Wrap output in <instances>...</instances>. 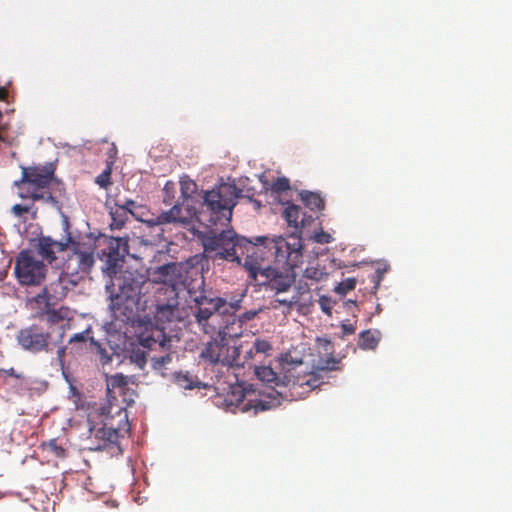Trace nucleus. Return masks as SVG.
Listing matches in <instances>:
<instances>
[{"instance_id": "nucleus-35", "label": "nucleus", "mask_w": 512, "mask_h": 512, "mask_svg": "<svg viewBox=\"0 0 512 512\" xmlns=\"http://www.w3.org/2000/svg\"><path fill=\"white\" fill-rule=\"evenodd\" d=\"M196 191V183L191 180H181V198L187 202L190 196Z\"/></svg>"}, {"instance_id": "nucleus-52", "label": "nucleus", "mask_w": 512, "mask_h": 512, "mask_svg": "<svg viewBox=\"0 0 512 512\" xmlns=\"http://www.w3.org/2000/svg\"><path fill=\"white\" fill-rule=\"evenodd\" d=\"M319 341L325 343L326 347L330 346L329 340H319Z\"/></svg>"}, {"instance_id": "nucleus-48", "label": "nucleus", "mask_w": 512, "mask_h": 512, "mask_svg": "<svg viewBox=\"0 0 512 512\" xmlns=\"http://www.w3.org/2000/svg\"><path fill=\"white\" fill-rule=\"evenodd\" d=\"M343 335H351L355 332V327L352 324H342Z\"/></svg>"}, {"instance_id": "nucleus-9", "label": "nucleus", "mask_w": 512, "mask_h": 512, "mask_svg": "<svg viewBox=\"0 0 512 512\" xmlns=\"http://www.w3.org/2000/svg\"><path fill=\"white\" fill-rule=\"evenodd\" d=\"M217 338L209 341L200 350V360L211 365H222L224 367H244L241 361V346L228 347V334L216 333Z\"/></svg>"}, {"instance_id": "nucleus-39", "label": "nucleus", "mask_w": 512, "mask_h": 512, "mask_svg": "<svg viewBox=\"0 0 512 512\" xmlns=\"http://www.w3.org/2000/svg\"><path fill=\"white\" fill-rule=\"evenodd\" d=\"M90 329H86L82 332L76 333L69 338V343H86Z\"/></svg>"}, {"instance_id": "nucleus-43", "label": "nucleus", "mask_w": 512, "mask_h": 512, "mask_svg": "<svg viewBox=\"0 0 512 512\" xmlns=\"http://www.w3.org/2000/svg\"><path fill=\"white\" fill-rule=\"evenodd\" d=\"M383 274H384V271H382L380 269H376V271H374V273L371 274L370 281L372 283H374V286H373L374 291L377 290L379 282H381V280H382V275Z\"/></svg>"}, {"instance_id": "nucleus-20", "label": "nucleus", "mask_w": 512, "mask_h": 512, "mask_svg": "<svg viewBox=\"0 0 512 512\" xmlns=\"http://www.w3.org/2000/svg\"><path fill=\"white\" fill-rule=\"evenodd\" d=\"M270 400L263 399H247L244 401V395L240 394L239 398H237V405L241 404V411L248 412L253 410L254 413H258L261 411H268L273 409L279 405V400L272 396L271 394Z\"/></svg>"}, {"instance_id": "nucleus-28", "label": "nucleus", "mask_w": 512, "mask_h": 512, "mask_svg": "<svg viewBox=\"0 0 512 512\" xmlns=\"http://www.w3.org/2000/svg\"><path fill=\"white\" fill-rule=\"evenodd\" d=\"M128 214H132V212L125 211L122 208H110V229H120L124 227L128 219Z\"/></svg>"}, {"instance_id": "nucleus-38", "label": "nucleus", "mask_w": 512, "mask_h": 512, "mask_svg": "<svg viewBox=\"0 0 512 512\" xmlns=\"http://www.w3.org/2000/svg\"><path fill=\"white\" fill-rule=\"evenodd\" d=\"M323 276V272L318 267H306L304 277L308 280L319 281Z\"/></svg>"}, {"instance_id": "nucleus-27", "label": "nucleus", "mask_w": 512, "mask_h": 512, "mask_svg": "<svg viewBox=\"0 0 512 512\" xmlns=\"http://www.w3.org/2000/svg\"><path fill=\"white\" fill-rule=\"evenodd\" d=\"M301 200L304 205L312 211H320L324 208L323 198L317 192H301Z\"/></svg>"}, {"instance_id": "nucleus-2", "label": "nucleus", "mask_w": 512, "mask_h": 512, "mask_svg": "<svg viewBox=\"0 0 512 512\" xmlns=\"http://www.w3.org/2000/svg\"><path fill=\"white\" fill-rule=\"evenodd\" d=\"M241 309V299L227 301L225 298L216 296L209 297L200 295L195 298V321L200 330L208 335L221 333L229 335V338H240L242 326L253 320L261 311L247 310L237 315Z\"/></svg>"}, {"instance_id": "nucleus-19", "label": "nucleus", "mask_w": 512, "mask_h": 512, "mask_svg": "<svg viewBox=\"0 0 512 512\" xmlns=\"http://www.w3.org/2000/svg\"><path fill=\"white\" fill-rule=\"evenodd\" d=\"M39 316H45L46 323H48V327L46 328H63V333L69 330V308L67 307H59V308H51L48 310H39L36 311Z\"/></svg>"}, {"instance_id": "nucleus-42", "label": "nucleus", "mask_w": 512, "mask_h": 512, "mask_svg": "<svg viewBox=\"0 0 512 512\" xmlns=\"http://www.w3.org/2000/svg\"><path fill=\"white\" fill-rule=\"evenodd\" d=\"M110 208H122L126 210V212H132V210L135 208V201L132 199H127L126 201H124V203H116L114 204V206Z\"/></svg>"}, {"instance_id": "nucleus-53", "label": "nucleus", "mask_w": 512, "mask_h": 512, "mask_svg": "<svg viewBox=\"0 0 512 512\" xmlns=\"http://www.w3.org/2000/svg\"><path fill=\"white\" fill-rule=\"evenodd\" d=\"M0 120H2V113L0 112Z\"/></svg>"}, {"instance_id": "nucleus-12", "label": "nucleus", "mask_w": 512, "mask_h": 512, "mask_svg": "<svg viewBox=\"0 0 512 512\" xmlns=\"http://www.w3.org/2000/svg\"><path fill=\"white\" fill-rule=\"evenodd\" d=\"M63 231H65V240H54L51 236L42 235L35 240L34 248L36 254L41 259L39 261L46 262L51 265L57 260L56 254L65 252L68 248L74 249L75 246H80L79 242L74 240L70 233L69 218L63 216L62 218Z\"/></svg>"}, {"instance_id": "nucleus-32", "label": "nucleus", "mask_w": 512, "mask_h": 512, "mask_svg": "<svg viewBox=\"0 0 512 512\" xmlns=\"http://www.w3.org/2000/svg\"><path fill=\"white\" fill-rule=\"evenodd\" d=\"M172 362V355L170 353H166L163 356H154L151 358V367L152 369L161 372L163 375V370L166 369V366Z\"/></svg>"}, {"instance_id": "nucleus-11", "label": "nucleus", "mask_w": 512, "mask_h": 512, "mask_svg": "<svg viewBox=\"0 0 512 512\" xmlns=\"http://www.w3.org/2000/svg\"><path fill=\"white\" fill-rule=\"evenodd\" d=\"M24 185H28L32 190H56L59 195L64 192L63 183L55 177V165L52 163L22 168L21 179L15 181V186Z\"/></svg>"}, {"instance_id": "nucleus-44", "label": "nucleus", "mask_w": 512, "mask_h": 512, "mask_svg": "<svg viewBox=\"0 0 512 512\" xmlns=\"http://www.w3.org/2000/svg\"><path fill=\"white\" fill-rule=\"evenodd\" d=\"M0 374H3L7 377H12L14 379H23V374L16 372L14 368L0 369Z\"/></svg>"}, {"instance_id": "nucleus-40", "label": "nucleus", "mask_w": 512, "mask_h": 512, "mask_svg": "<svg viewBox=\"0 0 512 512\" xmlns=\"http://www.w3.org/2000/svg\"><path fill=\"white\" fill-rule=\"evenodd\" d=\"M48 448L55 454L56 457H64V449L60 447L58 444H56V440L52 439L48 443Z\"/></svg>"}, {"instance_id": "nucleus-22", "label": "nucleus", "mask_w": 512, "mask_h": 512, "mask_svg": "<svg viewBox=\"0 0 512 512\" xmlns=\"http://www.w3.org/2000/svg\"><path fill=\"white\" fill-rule=\"evenodd\" d=\"M63 299L57 297H51L46 294L37 293L30 298V304L36 311H44L53 309L54 306Z\"/></svg>"}, {"instance_id": "nucleus-46", "label": "nucleus", "mask_w": 512, "mask_h": 512, "mask_svg": "<svg viewBox=\"0 0 512 512\" xmlns=\"http://www.w3.org/2000/svg\"><path fill=\"white\" fill-rule=\"evenodd\" d=\"M315 241L322 244L330 243L331 236L325 232H320L315 235Z\"/></svg>"}, {"instance_id": "nucleus-4", "label": "nucleus", "mask_w": 512, "mask_h": 512, "mask_svg": "<svg viewBox=\"0 0 512 512\" xmlns=\"http://www.w3.org/2000/svg\"><path fill=\"white\" fill-rule=\"evenodd\" d=\"M65 334L63 327L45 329L40 325L31 324L18 332L17 343L22 350L30 353H47L56 347V357L62 364L66 355V346L63 345Z\"/></svg>"}, {"instance_id": "nucleus-3", "label": "nucleus", "mask_w": 512, "mask_h": 512, "mask_svg": "<svg viewBox=\"0 0 512 512\" xmlns=\"http://www.w3.org/2000/svg\"><path fill=\"white\" fill-rule=\"evenodd\" d=\"M275 260L266 268L258 269L256 273H248L251 280L268 287L277 293L288 291L296 279L295 269L302 264L303 245L297 239L294 242L283 240L275 243Z\"/></svg>"}, {"instance_id": "nucleus-25", "label": "nucleus", "mask_w": 512, "mask_h": 512, "mask_svg": "<svg viewBox=\"0 0 512 512\" xmlns=\"http://www.w3.org/2000/svg\"><path fill=\"white\" fill-rule=\"evenodd\" d=\"M285 222H287L288 226L299 229V226H303V218L299 220L301 216H303L302 211H300V207L295 204H290L284 209Z\"/></svg>"}, {"instance_id": "nucleus-14", "label": "nucleus", "mask_w": 512, "mask_h": 512, "mask_svg": "<svg viewBox=\"0 0 512 512\" xmlns=\"http://www.w3.org/2000/svg\"><path fill=\"white\" fill-rule=\"evenodd\" d=\"M118 429L104 424H90L89 426V449L93 451L105 450L111 445L117 444Z\"/></svg>"}, {"instance_id": "nucleus-13", "label": "nucleus", "mask_w": 512, "mask_h": 512, "mask_svg": "<svg viewBox=\"0 0 512 512\" xmlns=\"http://www.w3.org/2000/svg\"><path fill=\"white\" fill-rule=\"evenodd\" d=\"M164 296L165 302H162L161 298L158 297L157 305H155L154 319L157 321V325L148 324L145 326H156L160 328V326H163L166 323L180 320L176 289L173 287L168 288V294H164Z\"/></svg>"}, {"instance_id": "nucleus-54", "label": "nucleus", "mask_w": 512, "mask_h": 512, "mask_svg": "<svg viewBox=\"0 0 512 512\" xmlns=\"http://www.w3.org/2000/svg\"><path fill=\"white\" fill-rule=\"evenodd\" d=\"M2 142V136H0V143Z\"/></svg>"}, {"instance_id": "nucleus-15", "label": "nucleus", "mask_w": 512, "mask_h": 512, "mask_svg": "<svg viewBox=\"0 0 512 512\" xmlns=\"http://www.w3.org/2000/svg\"><path fill=\"white\" fill-rule=\"evenodd\" d=\"M180 277L179 265L171 262L168 264L161 265L150 272V280L154 284L160 285L157 289L158 295L167 294L168 288H175L177 280Z\"/></svg>"}, {"instance_id": "nucleus-36", "label": "nucleus", "mask_w": 512, "mask_h": 512, "mask_svg": "<svg viewBox=\"0 0 512 512\" xmlns=\"http://www.w3.org/2000/svg\"><path fill=\"white\" fill-rule=\"evenodd\" d=\"M291 188L287 177H278L277 180L272 182L271 191L272 193H284Z\"/></svg>"}, {"instance_id": "nucleus-41", "label": "nucleus", "mask_w": 512, "mask_h": 512, "mask_svg": "<svg viewBox=\"0 0 512 512\" xmlns=\"http://www.w3.org/2000/svg\"><path fill=\"white\" fill-rule=\"evenodd\" d=\"M319 306L322 309L323 313L330 315L331 314V303L330 299L326 296H322L319 298Z\"/></svg>"}, {"instance_id": "nucleus-10", "label": "nucleus", "mask_w": 512, "mask_h": 512, "mask_svg": "<svg viewBox=\"0 0 512 512\" xmlns=\"http://www.w3.org/2000/svg\"><path fill=\"white\" fill-rule=\"evenodd\" d=\"M138 345L130 349V360L142 369L146 364V352L144 348L149 350L160 349L167 351L170 348V337L165 334V328L157 326H144L137 337Z\"/></svg>"}, {"instance_id": "nucleus-24", "label": "nucleus", "mask_w": 512, "mask_h": 512, "mask_svg": "<svg viewBox=\"0 0 512 512\" xmlns=\"http://www.w3.org/2000/svg\"><path fill=\"white\" fill-rule=\"evenodd\" d=\"M39 293L51 297H56L58 299H64L67 295V288L63 284L62 277H59L57 280L51 281V283L44 285Z\"/></svg>"}, {"instance_id": "nucleus-30", "label": "nucleus", "mask_w": 512, "mask_h": 512, "mask_svg": "<svg viewBox=\"0 0 512 512\" xmlns=\"http://www.w3.org/2000/svg\"><path fill=\"white\" fill-rule=\"evenodd\" d=\"M175 197L176 183L173 181L166 182L164 188H162V202L168 206H171L175 202Z\"/></svg>"}, {"instance_id": "nucleus-31", "label": "nucleus", "mask_w": 512, "mask_h": 512, "mask_svg": "<svg viewBox=\"0 0 512 512\" xmlns=\"http://www.w3.org/2000/svg\"><path fill=\"white\" fill-rule=\"evenodd\" d=\"M111 171H112V160L106 162V169L103 170L102 173L97 175L96 184L103 189H107L111 185Z\"/></svg>"}, {"instance_id": "nucleus-34", "label": "nucleus", "mask_w": 512, "mask_h": 512, "mask_svg": "<svg viewBox=\"0 0 512 512\" xmlns=\"http://www.w3.org/2000/svg\"><path fill=\"white\" fill-rule=\"evenodd\" d=\"M11 213L16 217L31 213L32 219H36V208L33 205L14 204L11 206Z\"/></svg>"}, {"instance_id": "nucleus-6", "label": "nucleus", "mask_w": 512, "mask_h": 512, "mask_svg": "<svg viewBox=\"0 0 512 512\" xmlns=\"http://www.w3.org/2000/svg\"><path fill=\"white\" fill-rule=\"evenodd\" d=\"M294 239L302 242L300 236L296 235H290L288 238L278 236L272 240L265 236L257 237L254 239L256 242H251V244H247L243 249L237 251V259L229 261L242 265L247 273L254 274L256 271L271 265L270 258L275 261L274 246L277 241L283 240L287 243H293Z\"/></svg>"}, {"instance_id": "nucleus-7", "label": "nucleus", "mask_w": 512, "mask_h": 512, "mask_svg": "<svg viewBox=\"0 0 512 512\" xmlns=\"http://www.w3.org/2000/svg\"><path fill=\"white\" fill-rule=\"evenodd\" d=\"M145 282V278L138 271L126 270L111 277V284L107 289L110 290L113 307L119 309L123 306L127 309L130 304L138 303Z\"/></svg>"}, {"instance_id": "nucleus-45", "label": "nucleus", "mask_w": 512, "mask_h": 512, "mask_svg": "<svg viewBox=\"0 0 512 512\" xmlns=\"http://www.w3.org/2000/svg\"><path fill=\"white\" fill-rule=\"evenodd\" d=\"M176 381H178V383L181 384V386H183L185 389L193 388L192 382L189 381L186 375L178 374V376H176Z\"/></svg>"}, {"instance_id": "nucleus-49", "label": "nucleus", "mask_w": 512, "mask_h": 512, "mask_svg": "<svg viewBox=\"0 0 512 512\" xmlns=\"http://www.w3.org/2000/svg\"><path fill=\"white\" fill-rule=\"evenodd\" d=\"M278 304L287 306L288 308H291L294 303H296V299L287 300V299H277Z\"/></svg>"}, {"instance_id": "nucleus-33", "label": "nucleus", "mask_w": 512, "mask_h": 512, "mask_svg": "<svg viewBox=\"0 0 512 512\" xmlns=\"http://www.w3.org/2000/svg\"><path fill=\"white\" fill-rule=\"evenodd\" d=\"M250 349L254 350L256 354L269 356L271 355L272 345L271 342L267 340L257 338L254 340L253 346H251Z\"/></svg>"}, {"instance_id": "nucleus-37", "label": "nucleus", "mask_w": 512, "mask_h": 512, "mask_svg": "<svg viewBox=\"0 0 512 512\" xmlns=\"http://www.w3.org/2000/svg\"><path fill=\"white\" fill-rule=\"evenodd\" d=\"M355 288V279L354 278H347L340 282L338 286H336V292H338L339 295H345L350 291H353Z\"/></svg>"}, {"instance_id": "nucleus-1", "label": "nucleus", "mask_w": 512, "mask_h": 512, "mask_svg": "<svg viewBox=\"0 0 512 512\" xmlns=\"http://www.w3.org/2000/svg\"><path fill=\"white\" fill-rule=\"evenodd\" d=\"M241 195L235 184L221 183L213 189L203 192V201L199 211L192 210L185 202L176 201L171 209L157 216V224H189L193 219L204 228L225 227L230 223L233 209Z\"/></svg>"}, {"instance_id": "nucleus-17", "label": "nucleus", "mask_w": 512, "mask_h": 512, "mask_svg": "<svg viewBox=\"0 0 512 512\" xmlns=\"http://www.w3.org/2000/svg\"><path fill=\"white\" fill-rule=\"evenodd\" d=\"M339 359L332 356L320 358L316 364V372L308 374V378L301 380L299 378H291L290 386L293 387H307L309 391H313L320 387L323 382L320 380L318 372H330L339 369Z\"/></svg>"}, {"instance_id": "nucleus-26", "label": "nucleus", "mask_w": 512, "mask_h": 512, "mask_svg": "<svg viewBox=\"0 0 512 512\" xmlns=\"http://www.w3.org/2000/svg\"><path fill=\"white\" fill-rule=\"evenodd\" d=\"M379 342V332L364 330L359 334V347L362 350H374Z\"/></svg>"}, {"instance_id": "nucleus-51", "label": "nucleus", "mask_w": 512, "mask_h": 512, "mask_svg": "<svg viewBox=\"0 0 512 512\" xmlns=\"http://www.w3.org/2000/svg\"><path fill=\"white\" fill-rule=\"evenodd\" d=\"M8 96V91L4 87H0V101H5Z\"/></svg>"}, {"instance_id": "nucleus-29", "label": "nucleus", "mask_w": 512, "mask_h": 512, "mask_svg": "<svg viewBox=\"0 0 512 512\" xmlns=\"http://www.w3.org/2000/svg\"><path fill=\"white\" fill-rule=\"evenodd\" d=\"M128 386V377L121 374L116 373L112 376H110L109 379H107V390L111 391L114 389H120L124 390Z\"/></svg>"}, {"instance_id": "nucleus-50", "label": "nucleus", "mask_w": 512, "mask_h": 512, "mask_svg": "<svg viewBox=\"0 0 512 512\" xmlns=\"http://www.w3.org/2000/svg\"><path fill=\"white\" fill-rule=\"evenodd\" d=\"M116 154H117V148L115 147L114 144H111L109 152H107V155H109V160H107V161H114Z\"/></svg>"}, {"instance_id": "nucleus-8", "label": "nucleus", "mask_w": 512, "mask_h": 512, "mask_svg": "<svg viewBox=\"0 0 512 512\" xmlns=\"http://www.w3.org/2000/svg\"><path fill=\"white\" fill-rule=\"evenodd\" d=\"M46 275V262L39 260L32 250H22L15 256L14 276L21 287H42Z\"/></svg>"}, {"instance_id": "nucleus-23", "label": "nucleus", "mask_w": 512, "mask_h": 512, "mask_svg": "<svg viewBox=\"0 0 512 512\" xmlns=\"http://www.w3.org/2000/svg\"><path fill=\"white\" fill-rule=\"evenodd\" d=\"M54 193H57L55 189H42V190H35L32 189L30 195H23L20 194L21 198H30L34 201H42L46 204H50L52 206H56L59 201H57V198Z\"/></svg>"}, {"instance_id": "nucleus-47", "label": "nucleus", "mask_w": 512, "mask_h": 512, "mask_svg": "<svg viewBox=\"0 0 512 512\" xmlns=\"http://www.w3.org/2000/svg\"><path fill=\"white\" fill-rule=\"evenodd\" d=\"M257 355H258V354H256V353L254 352V350L249 349V350H247L246 354H244V357H243V359H241V362H243V363H244V365H245V364H247L250 360H253V359H254V357H255V356H257Z\"/></svg>"}, {"instance_id": "nucleus-5", "label": "nucleus", "mask_w": 512, "mask_h": 512, "mask_svg": "<svg viewBox=\"0 0 512 512\" xmlns=\"http://www.w3.org/2000/svg\"><path fill=\"white\" fill-rule=\"evenodd\" d=\"M224 226L206 228L208 231L200 235L203 250L213 260L234 261L237 259V251L252 241L240 237L234 230H220Z\"/></svg>"}, {"instance_id": "nucleus-21", "label": "nucleus", "mask_w": 512, "mask_h": 512, "mask_svg": "<svg viewBox=\"0 0 512 512\" xmlns=\"http://www.w3.org/2000/svg\"><path fill=\"white\" fill-rule=\"evenodd\" d=\"M254 373L260 381L274 387H288L291 384V377H280L270 366H256Z\"/></svg>"}, {"instance_id": "nucleus-18", "label": "nucleus", "mask_w": 512, "mask_h": 512, "mask_svg": "<svg viewBox=\"0 0 512 512\" xmlns=\"http://www.w3.org/2000/svg\"><path fill=\"white\" fill-rule=\"evenodd\" d=\"M107 249H109L107 264H109V270L115 273V269L124 262V258L128 255V238L111 237Z\"/></svg>"}, {"instance_id": "nucleus-16", "label": "nucleus", "mask_w": 512, "mask_h": 512, "mask_svg": "<svg viewBox=\"0 0 512 512\" xmlns=\"http://www.w3.org/2000/svg\"><path fill=\"white\" fill-rule=\"evenodd\" d=\"M94 265V254L91 250H81L75 246L68 259L63 263V272L67 275L88 273Z\"/></svg>"}]
</instances>
